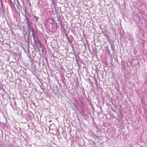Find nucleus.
Wrapping results in <instances>:
<instances>
[{
  "label": "nucleus",
  "mask_w": 147,
  "mask_h": 147,
  "mask_svg": "<svg viewBox=\"0 0 147 147\" xmlns=\"http://www.w3.org/2000/svg\"><path fill=\"white\" fill-rule=\"evenodd\" d=\"M34 40H37V41H39L38 38L35 35H34V32H33L32 34Z\"/></svg>",
  "instance_id": "2"
},
{
  "label": "nucleus",
  "mask_w": 147,
  "mask_h": 147,
  "mask_svg": "<svg viewBox=\"0 0 147 147\" xmlns=\"http://www.w3.org/2000/svg\"><path fill=\"white\" fill-rule=\"evenodd\" d=\"M111 49L112 50H113V46H112V45H111Z\"/></svg>",
  "instance_id": "13"
},
{
  "label": "nucleus",
  "mask_w": 147,
  "mask_h": 147,
  "mask_svg": "<svg viewBox=\"0 0 147 147\" xmlns=\"http://www.w3.org/2000/svg\"><path fill=\"white\" fill-rule=\"evenodd\" d=\"M75 56H76V60L77 61H78V59L77 57V55H76V54H75Z\"/></svg>",
  "instance_id": "11"
},
{
  "label": "nucleus",
  "mask_w": 147,
  "mask_h": 147,
  "mask_svg": "<svg viewBox=\"0 0 147 147\" xmlns=\"http://www.w3.org/2000/svg\"><path fill=\"white\" fill-rule=\"evenodd\" d=\"M61 79L62 81H63V77H62Z\"/></svg>",
  "instance_id": "16"
},
{
  "label": "nucleus",
  "mask_w": 147,
  "mask_h": 147,
  "mask_svg": "<svg viewBox=\"0 0 147 147\" xmlns=\"http://www.w3.org/2000/svg\"><path fill=\"white\" fill-rule=\"evenodd\" d=\"M67 37V38L68 39H68H69V38H68V37L67 36L66 37Z\"/></svg>",
  "instance_id": "15"
},
{
  "label": "nucleus",
  "mask_w": 147,
  "mask_h": 147,
  "mask_svg": "<svg viewBox=\"0 0 147 147\" xmlns=\"http://www.w3.org/2000/svg\"><path fill=\"white\" fill-rule=\"evenodd\" d=\"M52 2L53 3V0H52Z\"/></svg>",
  "instance_id": "22"
},
{
  "label": "nucleus",
  "mask_w": 147,
  "mask_h": 147,
  "mask_svg": "<svg viewBox=\"0 0 147 147\" xmlns=\"http://www.w3.org/2000/svg\"><path fill=\"white\" fill-rule=\"evenodd\" d=\"M1 6H2V7L3 8L2 5V4H1Z\"/></svg>",
  "instance_id": "20"
},
{
  "label": "nucleus",
  "mask_w": 147,
  "mask_h": 147,
  "mask_svg": "<svg viewBox=\"0 0 147 147\" xmlns=\"http://www.w3.org/2000/svg\"><path fill=\"white\" fill-rule=\"evenodd\" d=\"M140 1V3L142 5H143V0H138Z\"/></svg>",
  "instance_id": "6"
},
{
  "label": "nucleus",
  "mask_w": 147,
  "mask_h": 147,
  "mask_svg": "<svg viewBox=\"0 0 147 147\" xmlns=\"http://www.w3.org/2000/svg\"><path fill=\"white\" fill-rule=\"evenodd\" d=\"M29 36H28V37L27 42H28V46H29Z\"/></svg>",
  "instance_id": "5"
},
{
  "label": "nucleus",
  "mask_w": 147,
  "mask_h": 147,
  "mask_svg": "<svg viewBox=\"0 0 147 147\" xmlns=\"http://www.w3.org/2000/svg\"><path fill=\"white\" fill-rule=\"evenodd\" d=\"M40 88L41 89H42V90H43V88L41 86H40Z\"/></svg>",
  "instance_id": "12"
},
{
  "label": "nucleus",
  "mask_w": 147,
  "mask_h": 147,
  "mask_svg": "<svg viewBox=\"0 0 147 147\" xmlns=\"http://www.w3.org/2000/svg\"><path fill=\"white\" fill-rule=\"evenodd\" d=\"M34 41L35 44V45L36 46L37 45V40H34Z\"/></svg>",
  "instance_id": "9"
},
{
  "label": "nucleus",
  "mask_w": 147,
  "mask_h": 147,
  "mask_svg": "<svg viewBox=\"0 0 147 147\" xmlns=\"http://www.w3.org/2000/svg\"><path fill=\"white\" fill-rule=\"evenodd\" d=\"M26 24H27V26H28L29 27H30V22L29 20L27 21Z\"/></svg>",
  "instance_id": "4"
},
{
  "label": "nucleus",
  "mask_w": 147,
  "mask_h": 147,
  "mask_svg": "<svg viewBox=\"0 0 147 147\" xmlns=\"http://www.w3.org/2000/svg\"><path fill=\"white\" fill-rule=\"evenodd\" d=\"M25 17L27 21L29 20L28 17L26 15Z\"/></svg>",
  "instance_id": "8"
},
{
  "label": "nucleus",
  "mask_w": 147,
  "mask_h": 147,
  "mask_svg": "<svg viewBox=\"0 0 147 147\" xmlns=\"http://www.w3.org/2000/svg\"><path fill=\"white\" fill-rule=\"evenodd\" d=\"M0 10L1 11V7H0Z\"/></svg>",
  "instance_id": "18"
},
{
  "label": "nucleus",
  "mask_w": 147,
  "mask_h": 147,
  "mask_svg": "<svg viewBox=\"0 0 147 147\" xmlns=\"http://www.w3.org/2000/svg\"><path fill=\"white\" fill-rule=\"evenodd\" d=\"M8 1H9V2L10 3H11V0H8Z\"/></svg>",
  "instance_id": "14"
},
{
  "label": "nucleus",
  "mask_w": 147,
  "mask_h": 147,
  "mask_svg": "<svg viewBox=\"0 0 147 147\" xmlns=\"http://www.w3.org/2000/svg\"><path fill=\"white\" fill-rule=\"evenodd\" d=\"M68 42H69V43L70 44H72V41L71 40H70L69 39H68Z\"/></svg>",
  "instance_id": "7"
},
{
  "label": "nucleus",
  "mask_w": 147,
  "mask_h": 147,
  "mask_svg": "<svg viewBox=\"0 0 147 147\" xmlns=\"http://www.w3.org/2000/svg\"><path fill=\"white\" fill-rule=\"evenodd\" d=\"M59 20H60V19H58H58H57V20H58V21H59Z\"/></svg>",
  "instance_id": "17"
},
{
  "label": "nucleus",
  "mask_w": 147,
  "mask_h": 147,
  "mask_svg": "<svg viewBox=\"0 0 147 147\" xmlns=\"http://www.w3.org/2000/svg\"><path fill=\"white\" fill-rule=\"evenodd\" d=\"M44 2H43L42 1H38L37 3V4H38V7L39 8H42L44 7L45 5L43 4Z\"/></svg>",
  "instance_id": "1"
},
{
  "label": "nucleus",
  "mask_w": 147,
  "mask_h": 147,
  "mask_svg": "<svg viewBox=\"0 0 147 147\" xmlns=\"http://www.w3.org/2000/svg\"><path fill=\"white\" fill-rule=\"evenodd\" d=\"M33 16L34 18H35L36 21H37L38 20V19L39 18L38 17H36V14H33Z\"/></svg>",
  "instance_id": "3"
},
{
  "label": "nucleus",
  "mask_w": 147,
  "mask_h": 147,
  "mask_svg": "<svg viewBox=\"0 0 147 147\" xmlns=\"http://www.w3.org/2000/svg\"><path fill=\"white\" fill-rule=\"evenodd\" d=\"M41 84L42 85V86H43V84L42 83H41Z\"/></svg>",
  "instance_id": "19"
},
{
  "label": "nucleus",
  "mask_w": 147,
  "mask_h": 147,
  "mask_svg": "<svg viewBox=\"0 0 147 147\" xmlns=\"http://www.w3.org/2000/svg\"><path fill=\"white\" fill-rule=\"evenodd\" d=\"M76 102H78V101H77L76 100Z\"/></svg>",
  "instance_id": "21"
},
{
  "label": "nucleus",
  "mask_w": 147,
  "mask_h": 147,
  "mask_svg": "<svg viewBox=\"0 0 147 147\" xmlns=\"http://www.w3.org/2000/svg\"><path fill=\"white\" fill-rule=\"evenodd\" d=\"M61 27H62V28H63L64 29H65L64 28V26H63V24L62 23H61Z\"/></svg>",
  "instance_id": "10"
}]
</instances>
